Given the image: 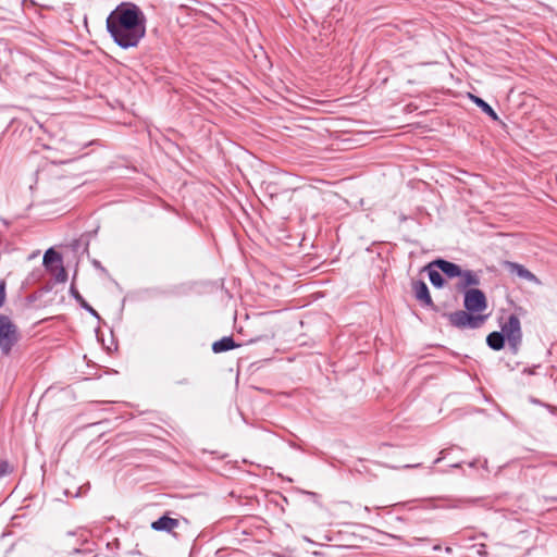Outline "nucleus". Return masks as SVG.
<instances>
[{"instance_id": "f257e3e1", "label": "nucleus", "mask_w": 557, "mask_h": 557, "mask_svg": "<svg viewBox=\"0 0 557 557\" xmlns=\"http://www.w3.org/2000/svg\"><path fill=\"white\" fill-rule=\"evenodd\" d=\"M107 30L121 48L137 47L146 34V16L136 4L122 2L107 17Z\"/></svg>"}, {"instance_id": "f8f14e48", "label": "nucleus", "mask_w": 557, "mask_h": 557, "mask_svg": "<svg viewBox=\"0 0 557 557\" xmlns=\"http://www.w3.org/2000/svg\"><path fill=\"white\" fill-rule=\"evenodd\" d=\"M70 293L73 296V298L81 305L82 308H84L95 318H100L98 312L84 299V297L79 294V292L75 288L73 284L71 285Z\"/></svg>"}, {"instance_id": "aec40b11", "label": "nucleus", "mask_w": 557, "mask_h": 557, "mask_svg": "<svg viewBox=\"0 0 557 557\" xmlns=\"http://www.w3.org/2000/svg\"><path fill=\"white\" fill-rule=\"evenodd\" d=\"M420 466H421L420 463H417V465H406V466H404V468L410 469V468H418Z\"/></svg>"}, {"instance_id": "f3484780", "label": "nucleus", "mask_w": 557, "mask_h": 557, "mask_svg": "<svg viewBox=\"0 0 557 557\" xmlns=\"http://www.w3.org/2000/svg\"><path fill=\"white\" fill-rule=\"evenodd\" d=\"M50 274L54 277L57 283H64L67 280V272L64 269L63 264H55L50 269H47Z\"/></svg>"}, {"instance_id": "4be33fe9", "label": "nucleus", "mask_w": 557, "mask_h": 557, "mask_svg": "<svg viewBox=\"0 0 557 557\" xmlns=\"http://www.w3.org/2000/svg\"><path fill=\"white\" fill-rule=\"evenodd\" d=\"M94 264H95L96 267H99V268H100V262H99V261H95V262H94Z\"/></svg>"}, {"instance_id": "7ed1b4c3", "label": "nucleus", "mask_w": 557, "mask_h": 557, "mask_svg": "<svg viewBox=\"0 0 557 557\" xmlns=\"http://www.w3.org/2000/svg\"><path fill=\"white\" fill-rule=\"evenodd\" d=\"M17 326L11 319L0 314V349L2 354L9 355L12 347L18 342Z\"/></svg>"}, {"instance_id": "20e7f679", "label": "nucleus", "mask_w": 557, "mask_h": 557, "mask_svg": "<svg viewBox=\"0 0 557 557\" xmlns=\"http://www.w3.org/2000/svg\"><path fill=\"white\" fill-rule=\"evenodd\" d=\"M500 333H504L511 352L516 355L522 342V331L519 318L515 314H510L507 321L502 325Z\"/></svg>"}, {"instance_id": "b1692460", "label": "nucleus", "mask_w": 557, "mask_h": 557, "mask_svg": "<svg viewBox=\"0 0 557 557\" xmlns=\"http://www.w3.org/2000/svg\"><path fill=\"white\" fill-rule=\"evenodd\" d=\"M524 372H528L529 374H532L533 372L531 370H524Z\"/></svg>"}, {"instance_id": "6ab92c4d", "label": "nucleus", "mask_w": 557, "mask_h": 557, "mask_svg": "<svg viewBox=\"0 0 557 557\" xmlns=\"http://www.w3.org/2000/svg\"><path fill=\"white\" fill-rule=\"evenodd\" d=\"M7 462L0 461V478L7 472Z\"/></svg>"}, {"instance_id": "dca6fc26", "label": "nucleus", "mask_w": 557, "mask_h": 557, "mask_svg": "<svg viewBox=\"0 0 557 557\" xmlns=\"http://www.w3.org/2000/svg\"><path fill=\"white\" fill-rule=\"evenodd\" d=\"M473 102L479 107L481 108V110L486 113L490 117H492L494 121H498V115L497 113L494 111V109L487 103L485 102L483 99H481L480 97H476V96H471Z\"/></svg>"}, {"instance_id": "ddd939ff", "label": "nucleus", "mask_w": 557, "mask_h": 557, "mask_svg": "<svg viewBox=\"0 0 557 557\" xmlns=\"http://www.w3.org/2000/svg\"><path fill=\"white\" fill-rule=\"evenodd\" d=\"M429 273L430 282L433 286L441 288L444 286V278L440 273L438 269L435 265H432V262L425 268Z\"/></svg>"}, {"instance_id": "4468645a", "label": "nucleus", "mask_w": 557, "mask_h": 557, "mask_svg": "<svg viewBox=\"0 0 557 557\" xmlns=\"http://www.w3.org/2000/svg\"><path fill=\"white\" fill-rule=\"evenodd\" d=\"M60 145L62 146V151H65L66 150V153L69 156H71V158L69 159H64V160H53L54 163H69L71 162L72 160L75 159V154H77L81 149L78 147V145H75V144H72V143H69V141H64V143H60Z\"/></svg>"}, {"instance_id": "5701e85b", "label": "nucleus", "mask_w": 557, "mask_h": 557, "mask_svg": "<svg viewBox=\"0 0 557 557\" xmlns=\"http://www.w3.org/2000/svg\"><path fill=\"white\" fill-rule=\"evenodd\" d=\"M446 553H451V548L450 547H446Z\"/></svg>"}, {"instance_id": "1a4fd4ad", "label": "nucleus", "mask_w": 557, "mask_h": 557, "mask_svg": "<svg viewBox=\"0 0 557 557\" xmlns=\"http://www.w3.org/2000/svg\"><path fill=\"white\" fill-rule=\"evenodd\" d=\"M178 524L180 521L177 519H173L168 516H162L151 523V528L156 531L171 532L175 528H177Z\"/></svg>"}, {"instance_id": "9d476101", "label": "nucleus", "mask_w": 557, "mask_h": 557, "mask_svg": "<svg viewBox=\"0 0 557 557\" xmlns=\"http://www.w3.org/2000/svg\"><path fill=\"white\" fill-rule=\"evenodd\" d=\"M237 347H239V345L235 343L232 336H224L212 344V350L214 354H221Z\"/></svg>"}, {"instance_id": "6e6552de", "label": "nucleus", "mask_w": 557, "mask_h": 557, "mask_svg": "<svg viewBox=\"0 0 557 557\" xmlns=\"http://www.w3.org/2000/svg\"><path fill=\"white\" fill-rule=\"evenodd\" d=\"M506 268L509 270L510 273L517 274L519 277L524 278L529 282L539 281L537 277L528 269H525L522 264L507 261Z\"/></svg>"}, {"instance_id": "f03ea898", "label": "nucleus", "mask_w": 557, "mask_h": 557, "mask_svg": "<svg viewBox=\"0 0 557 557\" xmlns=\"http://www.w3.org/2000/svg\"><path fill=\"white\" fill-rule=\"evenodd\" d=\"M463 307L465 310H457L447 315L449 323L460 330L481 327L487 319L486 314H481L487 309L485 294L479 288L467 289L463 293Z\"/></svg>"}, {"instance_id": "a211bd4d", "label": "nucleus", "mask_w": 557, "mask_h": 557, "mask_svg": "<svg viewBox=\"0 0 557 557\" xmlns=\"http://www.w3.org/2000/svg\"><path fill=\"white\" fill-rule=\"evenodd\" d=\"M5 300V285L3 282L0 283V308L3 306Z\"/></svg>"}, {"instance_id": "0eeeda50", "label": "nucleus", "mask_w": 557, "mask_h": 557, "mask_svg": "<svg viewBox=\"0 0 557 557\" xmlns=\"http://www.w3.org/2000/svg\"><path fill=\"white\" fill-rule=\"evenodd\" d=\"M432 265L442 271L447 277L454 278L461 274V268L450 261L444 259H436L432 261Z\"/></svg>"}, {"instance_id": "412c9836", "label": "nucleus", "mask_w": 557, "mask_h": 557, "mask_svg": "<svg viewBox=\"0 0 557 557\" xmlns=\"http://www.w3.org/2000/svg\"><path fill=\"white\" fill-rule=\"evenodd\" d=\"M442 459H443V457H438V458L434 461V463H438Z\"/></svg>"}, {"instance_id": "2eb2a0df", "label": "nucleus", "mask_w": 557, "mask_h": 557, "mask_svg": "<svg viewBox=\"0 0 557 557\" xmlns=\"http://www.w3.org/2000/svg\"><path fill=\"white\" fill-rule=\"evenodd\" d=\"M62 263V256L55 251L53 248L48 249L44 255V265L47 269H50L51 267L55 264Z\"/></svg>"}, {"instance_id": "39448f33", "label": "nucleus", "mask_w": 557, "mask_h": 557, "mask_svg": "<svg viewBox=\"0 0 557 557\" xmlns=\"http://www.w3.org/2000/svg\"><path fill=\"white\" fill-rule=\"evenodd\" d=\"M457 277L459 280L456 284V289L462 293H466L467 289L474 288L481 283L479 274L472 270L461 269V274L458 275Z\"/></svg>"}, {"instance_id": "423d86ee", "label": "nucleus", "mask_w": 557, "mask_h": 557, "mask_svg": "<svg viewBox=\"0 0 557 557\" xmlns=\"http://www.w3.org/2000/svg\"><path fill=\"white\" fill-rule=\"evenodd\" d=\"M412 288H413L416 298L419 301H421L423 306L430 307L434 310L436 309V307L431 298L429 288L423 281L413 282Z\"/></svg>"}, {"instance_id": "9b49d317", "label": "nucleus", "mask_w": 557, "mask_h": 557, "mask_svg": "<svg viewBox=\"0 0 557 557\" xmlns=\"http://www.w3.org/2000/svg\"><path fill=\"white\" fill-rule=\"evenodd\" d=\"M505 335L500 332H492L486 337L487 346L493 350H500L505 346Z\"/></svg>"}]
</instances>
